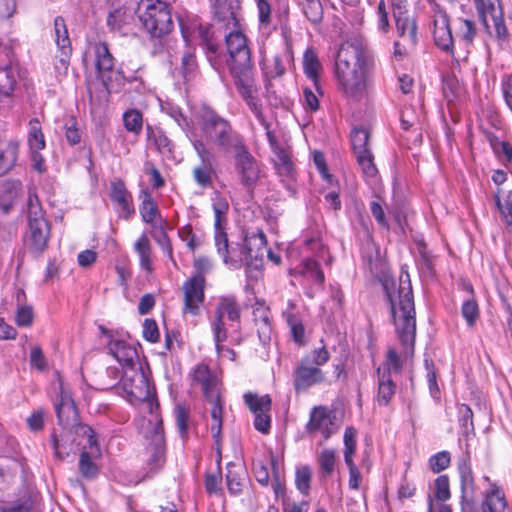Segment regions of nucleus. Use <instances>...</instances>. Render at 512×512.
<instances>
[{
  "label": "nucleus",
  "mask_w": 512,
  "mask_h": 512,
  "mask_svg": "<svg viewBox=\"0 0 512 512\" xmlns=\"http://www.w3.org/2000/svg\"><path fill=\"white\" fill-rule=\"evenodd\" d=\"M371 61L365 47L357 39L343 42L335 62L339 88L348 97H362L368 87Z\"/></svg>",
  "instance_id": "nucleus-1"
},
{
  "label": "nucleus",
  "mask_w": 512,
  "mask_h": 512,
  "mask_svg": "<svg viewBox=\"0 0 512 512\" xmlns=\"http://www.w3.org/2000/svg\"><path fill=\"white\" fill-rule=\"evenodd\" d=\"M384 287L391 304L396 333L402 345L412 352L416 336V319L409 275L402 273L397 286L395 282L389 286L386 281Z\"/></svg>",
  "instance_id": "nucleus-2"
},
{
  "label": "nucleus",
  "mask_w": 512,
  "mask_h": 512,
  "mask_svg": "<svg viewBox=\"0 0 512 512\" xmlns=\"http://www.w3.org/2000/svg\"><path fill=\"white\" fill-rule=\"evenodd\" d=\"M196 118L206 141L215 145L220 152H232L244 142L230 123L212 109L202 107Z\"/></svg>",
  "instance_id": "nucleus-3"
},
{
  "label": "nucleus",
  "mask_w": 512,
  "mask_h": 512,
  "mask_svg": "<svg viewBox=\"0 0 512 512\" xmlns=\"http://www.w3.org/2000/svg\"><path fill=\"white\" fill-rule=\"evenodd\" d=\"M192 385L200 387L205 398L212 405L210 431L212 438L218 445L221 439L222 430V405L220 401V380L216 371L208 365L200 363L190 373Z\"/></svg>",
  "instance_id": "nucleus-4"
},
{
  "label": "nucleus",
  "mask_w": 512,
  "mask_h": 512,
  "mask_svg": "<svg viewBox=\"0 0 512 512\" xmlns=\"http://www.w3.org/2000/svg\"><path fill=\"white\" fill-rule=\"evenodd\" d=\"M51 225L45 216L37 195L30 191L27 199V229L24 242L33 254H42L48 247Z\"/></svg>",
  "instance_id": "nucleus-5"
},
{
  "label": "nucleus",
  "mask_w": 512,
  "mask_h": 512,
  "mask_svg": "<svg viewBox=\"0 0 512 512\" xmlns=\"http://www.w3.org/2000/svg\"><path fill=\"white\" fill-rule=\"evenodd\" d=\"M149 416H143L140 424L141 433L150 439L147 450L151 453L148 465L151 471H157L165 461V438L159 404L148 402Z\"/></svg>",
  "instance_id": "nucleus-6"
},
{
  "label": "nucleus",
  "mask_w": 512,
  "mask_h": 512,
  "mask_svg": "<svg viewBox=\"0 0 512 512\" xmlns=\"http://www.w3.org/2000/svg\"><path fill=\"white\" fill-rule=\"evenodd\" d=\"M139 19L153 37L168 34L173 27L168 5L160 0H141L138 4Z\"/></svg>",
  "instance_id": "nucleus-7"
},
{
  "label": "nucleus",
  "mask_w": 512,
  "mask_h": 512,
  "mask_svg": "<svg viewBox=\"0 0 512 512\" xmlns=\"http://www.w3.org/2000/svg\"><path fill=\"white\" fill-rule=\"evenodd\" d=\"M120 385L132 404L141 403L144 416H149L148 402L157 403L150 396V383L141 366L124 369Z\"/></svg>",
  "instance_id": "nucleus-8"
},
{
  "label": "nucleus",
  "mask_w": 512,
  "mask_h": 512,
  "mask_svg": "<svg viewBox=\"0 0 512 512\" xmlns=\"http://www.w3.org/2000/svg\"><path fill=\"white\" fill-rule=\"evenodd\" d=\"M95 57L98 77L101 79L108 93L118 92L125 83L120 70L114 69V58L104 42L91 45Z\"/></svg>",
  "instance_id": "nucleus-9"
},
{
  "label": "nucleus",
  "mask_w": 512,
  "mask_h": 512,
  "mask_svg": "<svg viewBox=\"0 0 512 512\" xmlns=\"http://www.w3.org/2000/svg\"><path fill=\"white\" fill-rule=\"evenodd\" d=\"M232 73L235 77V85L238 93L259 120L261 125L265 129H268L269 123L266 121L262 113V105L258 98V88L251 68L233 70Z\"/></svg>",
  "instance_id": "nucleus-10"
},
{
  "label": "nucleus",
  "mask_w": 512,
  "mask_h": 512,
  "mask_svg": "<svg viewBox=\"0 0 512 512\" xmlns=\"http://www.w3.org/2000/svg\"><path fill=\"white\" fill-rule=\"evenodd\" d=\"M212 208L214 212V229H215V245L217 252L223 258L225 263H231L238 266L239 260L229 257V245L227 235L224 232L227 225V214L229 211V204L225 197L216 193L212 198Z\"/></svg>",
  "instance_id": "nucleus-11"
},
{
  "label": "nucleus",
  "mask_w": 512,
  "mask_h": 512,
  "mask_svg": "<svg viewBox=\"0 0 512 512\" xmlns=\"http://www.w3.org/2000/svg\"><path fill=\"white\" fill-rule=\"evenodd\" d=\"M353 154L363 176L369 180L377 176L378 170L374 163V155L370 147V133L365 128H355L350 136Z\"/></svg>",
  "instance_id": "nucleus-12"
},
{
  "label": "nucleus",
  "mask_w": 512,
  "mask_h": 512,
  "mask_svg": "<svg viewBox=\"0 0 512 512\" xmlns=\"http://www.w3.org/2000/svg\"><path fill=\"white\" fill-rule=\"evenodd\" d=\"M304 249L307 253H311L303 260L299 273L307 280L322 285L324 282V274L319 267V261H326L327 249L320 240L311 238L305 241Z\"/></svg>",
  "instance_id": "nucleus-13"
},
{
  "label": "nucleus",
  "mask_w": 512,
  "mask_h": 512,
  "mask_svg": "<svg viewBox=\"0 0 512 512\" xmlns=\"http://www.w3.org/2000/svg\"><path fill=\"white\" fill-rule=\"evenodd\" d=\"M232 152L234 153V168L240 183L247 189L253 188L261 176L258 161L248 151L244 142L241 144V147H237Z\"/></svg>",
  "instance_id": "nucleus-14"
},
{
  "label": "nucleus",
  "mask_w": 512,
  "mask_h": 512,
  "mask_svg": "<svg viewBox=\"0 0 512 512\" xmlns=\"http://www.w3.org/2000/svg\"><path fill=\"white\" fill-rule=\"evenodd\" d=\"M479 17L489 34L495 33L499 38L507 34L500 0H474Z\"/></svg>",
  "instance_id": "nucleus-15"
},
{
  "label": "nucleus",
  "mask_w": 512,
  "mask_h": 512,
  "mask_svg": "<svg viewBox=\"0 0 512 512\" xmlns=\"http://www.w3.org/2000/svg\"><path fill=\"white\" fill-rule=\"evenodd\" d=\"M241 310L234 296H221L218 298L215 306L214 316L211 319V327L217 330V336L223 337L221 332L222 318L227 319L232 328V332L238 333L240 330Z\"/></svg>",
  "instance_id": "nucleus-16"
},
{
  "label": "nucleus",
  "mask_w": 512,
  "mask_h": 512,
  "mask_svg": "<svg viewBox=\"0 0 512 512\" xmlns=\"http://www.w3.org/2000/svg\"><path fill=\"white\" fill-rule=\"evenodd\" d=\"M265 130L268 142L274 154L273 163L276 173L283 183L290 185L296 180L297 174L295 164L291 157V151L277 142L269 127Z\"/></svg>",
  "instance_id": "nucleus-17"
},
{
  "label": "nucleus",
  "mask_w": 512,
  "mask_h": 512,
  "mask_svg": "<svg viewBox=\"0 0 512 512\" xmlns=\"http://www.w3.org/2000/svg\"><path fill=\"white\" fill-rule=\"evenodd\" d=\"M77 434H82L87 438V444L83 446L79 459V471L85 478H93L98 473V467L94 459L100 457L101 450L94 435V431L89 426H79Z\"/></svg>",
  "instance_id": "nucleus-18"
},
{
  "label": "nucleus",
  "mask_w": 512,
  "mask_h": 512,
  "mask_svg": "<svg viewBox=\"0 0 512 512\" xmlns=\"http://www.w3.org/2000/svg\"><path fill=\"white\" fill-rule=\"evenodd\" d=\"M205 277L195 274L187 279L182 286L183 313L192 316L199 315L201 305L205 300Z\"/></svg>",
  "instance_id": "nucleus-19"
},
{
  "label": "nucleus",
  "mask_w": 512,
  "mask_h": 512,
  "mask_svg": "<svg viewBox=\"0 0 512 512\" xmlns=\"http://www.w3.org/2000/svg\"><path fill=\"white\" fill-rule=\"evenodd\" d=\"M244 401L254 414V427L263 434H267L271 427V398L269 395L246 393Z\"/></svg>",
  "instance_id": "nucleus-20"
},
{
  "label": "nucleus",
  "mask_w": 512,
  "mask_h": 512,
  "mask_svg": "<svg viewBox=\"0 0 512 512\" xmlns=\"http://www.w3.org/2000/svg\"><path fill=\"white\" fill-rule=\"evenodd\" d=\"M193 146L200 158V164L193 169V178L199 186L203 188L210 187L215 174L214 155L203 140H195Z\"/></svg>",
  "instance_id": "nucleus-21"
},
{
  "label": "nucleus",
  "mask_w": 512,
  "mask_h": 512,
  "mask_svg": "<svg viewBox=\"0 0 512 512\" xmlns=\"http://www.w3.org/2000/svg\"><path fill=\"white\" fill-rule=\"evenodd\" d=\"M306 431L311 435L319 432L324 440L329 439L338 431L335 414L325 406L314 407L310 412Z\"/></svg>",
  "instance_id": "nucleus-22"
},
{
  "label": "nucleus",
  "mask_w": 512,
  "mask_h": 512,
  "mask_svg": "<svg viewBox=\"0 0 512 512\" xmlns=\"http://www.w3.org/2000/svg\"><path fill=\"white\" fill-rule=\"evenodd\" d=\"M226 46L231 58V71L252 68L250 50L245 36L239 32H231L226 36Z\"/></svg>",
  "instance_id": "nucleus-23"
},
{
  "label": "nucleus",
  "mask_w": 512,
  "mask_h": 512,
  "mask_svg": "<svg viewBox=\"0 0 512 512\" xmlns=\"http://www.w3.org/2000/svg\"><path fill=\"white\" fill-rule=\"evenodd\" d=\"M258 241L262 247L258 248L257 251L255 252V254L252 253L253 251H252V247H251V245H252L251 241L247 242L243 248V254L245 256L244 260H245V265H246V275H247V277H249L251 279H255V280H257L262 274L263 256L265 253L264 236L261 235L259 237ZM235 252H236L235 248H231V250H229V257L232 256L234 259L239 260V264H238V267H239L243 261V258H236ZM229 264L234 267L233 264H231V263H229ZM235 268H237V266H235Z\"/></svg>",
  "instance_id": "nucleus-24"
},
{
  "label": "nucleus",
  "mask_w": 512,
  "mask_h": 512,
  "mask_svg": "<svg viewBox=\"0 0 512 512\" xmlns=\"http://www.w3.org/2000/svg\"><path fill=\"white\" fill-rule=\"evenodd\" d=\"M433 39L435 44L443 51L453 50V36L447 13L439 6L433 9Z\"/></svg>",
  "instance_id": "nucleus-25"
},
{
  "label": "nucleus",
  "mask_w": 512,
  "mask_h": 512,
  "mask_svg": "<svg viewBox=\"0 0 512 512\" xmlns=\"http://www.w3.org/2000/svg\"><path fill=\"white\" fill-rule=\"evenodd\" d=\"M110 199L117 206V212L120 217L130 219L134 213L132 194L126 188L125 183L116 179L110 184Z\"/></svg>",
  "instance_id": "nucleus-26"
},
{
  "label": "nucleus",
  "mask_w": 512,
  "mask_h": 512,
  "mask_svg": "<svg viewBox=\"0 0 512 512\" xmlns=\"http://www.w3.org/2000/svg\"><path fill=\"white\" fill-rule=\"evenodd\" d=\"M461 481V512H473L475 502V484L469 461L464 460L459 466Z\"/></svg>",
  "instance_id": "nucleus-27"
},
{
  "label": "nucleus",
  "mask_w": 512,
  "mask_h": 512,
  "mask_svg": "<svg viewBox=\"0 0 512 512\" xmlns=\"http://www.w3.org/2000/svg\"><path fill=\"white\" fill-rule=\"evenodd\" d=\"M394 18L398 36L404 46L413 47L417 42V25L413 17L402 7L394 8Z\"/></svg>",
  "instance_id": "nucleus-28"
},
{
  "label": "nucleus",
  "mask_w": 512,
  "mask_h": 512,
  "mask_svg": "<svg viewBox=\"0 0 512 512\" xmlns=\"http://www.w3.org/2000/svg\"><path fill=\"white\" fill-rule=\"evenodd\" d=\"M325 376L318 367L309 366L302 361L298 365L294 375V386L297 392L305 391L308 388L323 383Z\"/></svg>",
  "instance_id": "nucleus-29"
},
{
  "label": "nucleus",
  "mask_w": 512,
  "mask_h": 512,
  "mask_svg": "<svg viewBox=\"0 0 512 512\" xmlns=\"http://www.w3.org/2000/svg\"><path fill=\"white\" fill-rule=\"evenodd\" d=\"M109 350L114 358L121 364L122 369L139 366L138 353L135 347L122 340H112Z\"/></svg>",
  "instance_id": "nucleus-30"
},
{
  "label": "nucleus",
  "mask_w": 512,
  "mask_h": 512,
  "mask_svg": "<svg viewBox=\"0 0 512 512\" xmlns=\"http://www.w3.org/2000/svg\"><path fill=\"white\" fill-rule=\"evenodd\" d=\"M18 140H0V176L7 174L17 163L19 156Z\"/></svg>",
  "instance_id": "nucleus-31"
},
{
  "label": "nucleus",
  "mask_w": 512,
  "mask_h": 512,
  "mask_svg": "<svg viewBox=\"0 0 512 512\" xmlns=\"http://www.w3.org/2000/svg\"><path fill=\"white\" fill-rule=\"evenodd\" d=\"M59 424L64 427L77 426L79 429L80 424H77L78 414L74 401L67 393L61 394V400L55 405Z\"/></svg>",
  "instance_id": "nucleus-32"
},
{
  "label": "nucleus",
  "mask_w": 512,
  "mask_h": 512,
  "mask_svg": "<svg viewBox=\"0 0 512 512\" xmlns=\"http://www.w3.org/2000/svg\"><path fill=\"white\" fill-rule=\"evenodd\" d=\"M253 317L257 326V333L262 343H267L271 339L272 324L270 310L263 304H256L253 308Z\"/></svg>",
  "instance_id": "nucleus-33"
},
{
  "label": "nucleus",
  "mask_w": 512,
  "mask_h": 512,
  "mask_svg": "<svg viewBox=\"0 0 512 512\" xmlns=\"http://www.w3.org/2000/svg\"><path fill=\"white\" fill-rule=\"evenodd\" d=\"M287 52L275 53L264 56L262 60V70L267 79H274L285 73L284 58H287Z\"/></svg>",
  "instance_id": "nucleus-34"
},
{
  "label": "nucleus",
  "mask_w": 512,
  "mask_h": 512,
  "mask_svg": "<svg viewBox=\"0 0 512 512\" xmlns=\"http://www.w3.org/2000/svg\"><path fill=\"white\" fill-rule=\"evenodd\" d=\"M19 78V68L12 63L0 66V97L12 94Z\"/></svg>",
  "instance_id": "nucleus-35"
},
{
  "label": "nucleus",
  "mask_w": 512,
  "mask_h": 512,
  "mask_svg": "<svg viewBox=\"0 0 512 512\" xmlns=\"http://www.w3.org/2000/svg\"><path fill=\"white\" fill-rule=\"evenodd\" d=\"M303 68L307 77L314 84V88L319 91V74L322 65L318 59V55L313 48H307L303 55Z\"/></svg>",
  "instance_id": "nucleus-36"
},
{
  "label": "nucleus",
  "mask_w": 512,
  "mask_h": 512,
  "mask_svg": "<svg viewBox=\"0 0 512 512\" xmlns=\"http://www.w3.org/2000/svg\"><path fill=\"white\" fill-rule=\"evenodd\" d=\"M17 302V311L15 315V322L19 327H29L33 323L34 313L30 305H26V295L21 289L15 293Z\"/></svg>",
  "instance_id": "nucleus-37"
},
{
  "label": "nucleus",
  "mask_w": 512,
  "mask_h": 512,
  "mask_svg": "<svg viewBox=\"0 0 512 512\" xmlns=\"http://www.w3.org/2000/svg\"><path fill=\"white\" fill-rule=\"evenodd\" d=\"M142 202L139 208L141 218L145 223L156 226L158 220L161 222V216L157 204L153 201L149 192L144 191L141 195Z\"/></svg>",
  "instance_id": "nucleus-38"
},
{
  "label": "nucleus",
  "mask_w": 512,
  "mask_h": 512,
  "mask_svg": "<svg viewBox=\"0 0 512 512\" xmlns=\"http://www.w3.org/2000/svg\"><path fill=\"white\" fill-rule=\"evenodd\" d=\"M378 377V392L377 403L381 406H386L392 399L396 391V385L392 380V376L388 375L385 370L382 374H377Z\"/></svg>",
  "instance_id": "nucleus-39"
},
{
  "label": "nucleus",
  "mask_w": 512,
  "mask_h": 512,
  "mask_svg": "<svg viewBox=\"0 0 512 512\" xmlns=\"http://www.w3.org/2000/svg\"><path fill=\"white\" fill-rule=\"evenodd\" d=\"M506 501L504 493L496 486L486 494L480 512H505Z\"/></svg>",
  "instance_id": "nucleus-40"
},
{
  "label": "nucleus",
  "mask_w": 512,
  "mask_h": 512,
  "mask_svg": "<svg viewBox=\"0 0 512 512\" xmlns=\"http://www.w3.org/2000/svg\"><path fill=\"white\" fill-rule=\"evenodd\" d=\"M147 137L150 142H153L156 149L165 157H171L173 152V143L160 129H153L151 126H147Z\"/></svg>",
  "instance_id": "nucleus-41"
},
{
  "label": "nucleus",
  "mask_w": 512,
  "mask_h": 512,
  "mask_svg": "<svg viewBox=\"0 0 512 512\" xmlns=\"http://www.w3.org/2000/svg\"><path fill=\"white\" fill-rule=\"evenodd\" d=\"M317 463L320 474L326 478L332 475L336 464V452L333 449L324 448L317 454Z\"/></svg>",
  "instance_id": "nucleus-42"
},
{
  "label": "nucleus",
  "mask_w": 512,
  "mask_h": 512,
  "mask_svg": "<svg viewBox=\"0 0 512 512\" xmlns=\"http://www.w3.org/2000/svg\"><path fill=\"white\" fill-rule=\"evenodd\" d=\"M28 144L31 151H39L45 148L44 134L37 118L29 121Z\"/></svg>",
  "instance_id": "nucleus-43"
},
{
  "label": "nucleus",
  "mask_w": 512,
  "mask_h": 512,
  "mask_svg": "<svg viewBox=\"0 0 512 512\" xmlns=\"http://www.w3.org/2000/svg\"><path fill=\"white\" fill-rule=\"evenodd\" d=\"M135 250L139 255L140 258V265L141 267L151 272L152 270V263H151V245L150 241L146 234H142L139 239L135 242Z\"/></svg>",
  "instance_id": "nucleus-44"
},
{
  "label": "nucleus",
  "mask_w": 512,
  "mask_h": 512,
  "mask_svg": "<svg viewBox=\"0 0 512 512\" xmlns=\"http://www.w3.org/2000/svg\"><path fill=\"white\" fill-rule=\"evenodd\" d=\"M214 14L227 27L236 25V17L231 6L228 4V0H214Z\"/></svg>",
  "instance_id": "nucleus-45"
},
{
  "label": "nucleus",
  "mask_w": 512,
  "mask_h": 512,
  "mask_svg": "<svg viewBox=\"0 0 512 512\" xmlns=\"http://www.w3.org/2000/svg\"><path fill=\"white\" fill-rule=\"evenodd\" d=\"M489 142L499 161L503 164H507L512 161V146L509 142L502 141L495 136H490Z\"/></svg>",
  "instance_id": "nucleus-46"
},
{
  "label": "nucleus",
  "mask_w": 512,
  "mask_h": 512,
  "mask_svg": "<svg viewBox=\"0 0 512 512\" xmlns=\"http://www.w3.org/2000/svg\"><path fill=\"white\" fill-rule=\"evenodd\" d=\"M55 41L59 50L72 49L66 23L62 17L54 20Z\"/></svg>",
  "instance_id": "nucleus-47"
},
{
  "label": "nucleus",
  "mask_w": 512,
  "mask_h": 512,
  "mask_svg": "<svg viewBox=\"0 0 512 512\" xmlns=\"http://www.w3.org/2000/svg\"><path fill=\"white\" fill-rule=\"evenodd\" d=\"M303 13L312 23H319L323 17V8L320 0H301Z\"/></svg>",
  "instance_id": "nucleus-48"
},
{
  "label": "nucleus",
  "mask_w": 512,
  "mask_h": 512,
  "mask_svg": "<svg viewBox=\"0 0 512 512\" xmlns=\"http://www.w3.org/2000/svg\"><path fill=\"white\" fill-rule=\"evenodd\" d=\"M123 121L127 131L136 135L141 133L143 127V117L138 110L131 109L126 111L123 115Z\"/></svg>",
  "instance_id": "nucleus-49"
},
{
  "label": "nucleus",
  "mask_w": 512,
  "mask_h": 512,
  "mask_svg": "<svg viewBox=\"0 0 512 512\" xmlns=\"http://www.w3.org/2000/svg\"><path fill=\"white\" fill-rule=\"evenodd\" d=\"M477 34L475 23L469 19H459L456 36L466 44H471Z\"/></svg>",
  "instance_id": "nucleus-50"
},
{
  "label": "nucleus",
  "mask_w": 512,
  "mask_h": 512,
  "mask_svg": "<svg viewBox=\"0 0 512 512\" xmlns=\"http://www.w3.org/2000/svg\"><path fill=\"white\" fill-rule=\"evenodd\" d=\"M311 478L312 470L309 466H301L297 468L295 473V485L303 495L309 494Z\"/></svg>",
  "instance_id": "nucleus-51"
},
{
  "label": "nucleus",
  "mask_w": 512,
  "mask_h": 512,
  "mask_svg": "<svg viewBox=\"0 0 512 512\" xmlns=\"http://www.w3.org/2000/svg\"><path fill=\"white\" fill-rule=\"evenodd\" d=\"M400 356L395 349L390 348L387 351L386 361L377 369V374H382L387 371L388 375L392 376V373H398L401 370Z\"/></svg>",
  "instance_id": "nucleus-52"
},
{
  "label": "nucleus",
  "mask_w": 512,
  "mask_h": 512,
  "mask_svg": "<svg viewBox=\"0 0 512 512\" xmlns=\"http://www.w3.org/2000/svg\"><path fill=\"white\" fill-rule=\"evenodd\" d=\"M330 354L325 346L309 352L301 361L309 366L318 367L328 362Z\"/></svg>",
  "instance_id": "nucleus-53"
},
{
  "label": "nucleus",
  "mask_w": 512,
  "mask_h": 512,
  "mask_svg": "<svg viewBox=\"0 0 512 512\" xmlns=\"http://www.w3.org/2000/svg\"><path fill=\"white\" fill-rule=\"evenodd\" d=\"M356 436L357 431L353 427H347L344 433V460L345 462H349V460H353V455L355 453L356 448Z\"/></svg>",
  "instance_id": "nucleus-54"
},
{
  "label": "nucleus",
  "mask_w": 512,
  "mask_h": 512,
  "mask_svg": "<svg viewBox=\"0 0 512 512\" xmlns=\"http://www.w3.org/2000/svg\"><path fill=\"white\" fill-rule=\"evenodd\" d=\"M499 192L495 194L497 207L507 224H512V190L503 199L500 198Z\"/></svg>",
  "instance_id": "nucleus-55"
},
{
  "label": "nucleus",
  "mask_w": 512,
  "mask_h": 512,
  "mask_svg": "<svg viewBox=\"0 0 512 512\" xmlns=\"http://www.w3.org/2000/svg\"><path fill=\"white\" fill-rule=\"evenodd\" d=\"M285 316L294 341L302 345L304 343L305 334L303 324L290 312H286Z\"/></svg>",
  "instance_id": "nucleus-56"
},
{
  "label": "nucleus",
  "mask_w": 512,
  "mask_h": 512,
  "mask_svg": "<svg viewBox=\"0 0 512 512\" xmlns=\"http://www.w3.org/2000/svg\"><path fill=\"white\" fill-rule=\"evenodd\" d=\"M462 316L466 320V323L469 327L475 325L478 317H479V308L478 304L475 300H467L462 304Z\"/></svg>",
  "instance_id": "nucleus-57"
},
{
  "label": "nucleus",
  "mask_w": 512,
  "mask_h": 512,
  "mask_svg": "<svg viewBox=\"0 0 512 512\" xmlns=\"http://www.w3.org/2000/svg\"><path fill=\"white\" fill-rule=\"evenodd\" d=\"M321 95V89L319 88V91H317L314 88L313 83L312 87H305L303 89V99L305 108L311 111H316L319 108V96Z\"/></svg>",
  "instance_id": "nucleus-58"
},
{
  "label": "nucleus",
  "mask_w": 512,
  "mask_h": 512,
  "mask_svg": "<svg viewBox=\"0 0 512 512\" xmlns=\"http://www.w3.org/2000/svg\"><path fill=\"white\" fill-rule=\"evenodd\" d=\"M451 458L447 451H441L429 459V466L434 473L445 470L450 464Z\"/></svg>",
  "instance_id": "nucleus-59"
},
{
  "label": "nucleus",
  "mask_w": 512,
  "mask_h": 512,
  "mask_svg": "<svg viewBox=\"0 0 512 512\" xmlns=\"http://www.w3.org/2000/svg\"><path fill=\"white\" fill-rule=\"evenodd\" d=\"M72 49H61L60 54L56 56L54 69L57 76H65L68 72L70 64V56Z\"/></svg>",
  "instance_id": "nucleus-60"
},
{
  "label": "nucleus",
  "mask_w": 512,
  "mask_h": 512,
  "mask_svg": "<svg viewBox=\"0 0 512 512\" xmlns=\"http://www.w3.org/2000/svg\"><path fill=\"white\" fill-rule=\"evenodd\" d=\"M434 489H435V498L438 501L444 502V501L448 500L451 496L448 477L445 475L439 476L435 480Z\"/></svg>",
  "instance_id": "nucleus-61"
},
{
  "label": "nucleus",
  "mask_w": 512,
  "mask_h": 512,
  "mask_svg": "<svg viewBox=\"0 0 512 512\" xmlns=\"http://www.w3.org/2000/svg\"><path fill=\"white\" fill-rule=\"evenodd\" d=\"M127 20V13L126 10L119 8L112 11L108 18H107V24L111 29L113 30H119L124 23H126Z\"/></svg>",
  "instance_id": "nucleus-62"
},
{
  "label": "nucleus",
  "mask_w": 512,
  "mask_h": 512,
  "mask_svg": "<svg viewBox=\"0 0 512 512\" xmlns=\"http://www.w3.org/2000/svg\"><path fill=\"white\" fill-rule=\"evenodd\" d=\"M159 330L157 323L152 319H145L143 323V337L152 343H155L159 339Z\"/></svg>",
  "instance_id": "nucleus-63"
},
{
  "label": "nucleus",
  "mask_w": 512,
  "mask_h": 512,
  "mask_svg": "<svg viewBox=\"0 0 512 512\" xmlns=\"http://www.w3.org/2000/svg\"><path fill=\"white\" fill-rule=\"evenodd\" d=\"M30 364L38 371H43L47 367L46 358L39 346H34L30 352Z\"/></svg>",
  "instance_id": "nucleus-64"
}]
</instances>
